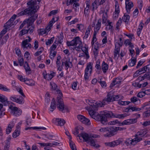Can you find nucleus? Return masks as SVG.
Listing matches in <instances>:
<instances>
[{"label": "nucleus", "instance_id": "obj_1", "mask_svg": "<svg viewBox=\"0 0 150 150\" xmlns=\"http://www.w3.org/2000/svg\"><path fill=\"white\" fill-rule=\"evenodd\" d=\"M86 102L90 105L86 107L88 110L89 114L91 117L96 120L100 121L103 125L107 124L108 120L107 118L114 117L119 119H122L129 115L128 113H124L121 114L115 113L111 111H103L100 112L99 114L96 112L98 108L100 106V104L95 103L91 100H87Z\"/></svg>", "mask_w": 150, "mask_h": 150}, {"label": "nucleus", "instance_id": "obj_2", "mask_svg": "<svg viewBox=\"0 0 150 150\" xmlns=\"http://www.w3.org/2000/svg\"><path fill=\"white\" fill-rule=\"evenodd\" d=\"M28 7L17 14L18 16L24 15H31L36 13L39 8L36 0H30L27 3Z\"/></svg>", "mask_w": 150, "mask_h": 150}, {"label": "nucleus", "instance_id": "obj_3", "mask_svg": "<svg viewBox=\"0 0 150 150\" xmlns=\"http://www.w3.org/2000/svg\"><path fill=\"white\" fill-rule=\"evenodd\" d=\"M38 16L37 14H35L29 18L25 19L21 25L19 29H21L24 26L26 25V27L28 33L30 35L33 34L35 28L34 26L33 25L37 18Z\"/></svg>", "mask_w": 150, "mask_h": 150}, {"label": "nucleus", "instance_id": "obj_4", "mask_svg": "<svg viewBox=\"0 0 150 150\" xmlns=\"http://www.w3.org/2000/svg\"><path fill=\"white\" fill-rule=\"evenodd\" d=\"M134 121V120L127 119L121 122L118 120H115L109 122L108 124L110 125H117V126H122L124 125H130L131 123L134 122H133Z\"/></svg>", "mask_w": 150, "mask_h": 150}, {"label": "nucleus", "instance_id": "obj_5", "mask_svg": "<svg viewBox=\"0 0 150 150\" xmlns=\"http://www.w3.org/2000/svg\"><path fill=\"white\" fill-rule=\"evenodd\" d=\"M62 97L57 96V98L56 103L57 108L58 110L62 112H65V110H67L68 108L66 106H64V102L63 99L62 98Z\"/></svg>", "mask_w": 150, "mask_h": 150}, {"label": "nucleus", "instance_id": "obj_6", "mask_svg": "<svg viewBox=\"0 0 150 150\" xmlns=\"http://www.w3.org/2000/svg\"><path fill=\"white\" fill-rule=\"evenodd\" d=\"M92 68L93 66L91 63H88L85 70L84 78L85 81L88 80L89 76L92 73Z\"/></svg>", "mask_w": 150, "mask_h": 150}, {"label": "nucleus", "instance_id": "obj_7", "mask_svg": "<svg viewBox=\"0 0 150 150\" xmlns=\"http://www.w3.org/2000/svg\"><path fill=\"white\" fill-rule=\"evenodd\" d=\"M117 129L115 127H110L108 128V132L107 133L104 134V136L105 137H112L116 134Z\"/></svg>", "mask_w": 150, "mask_h": 150}, {"label": "nucleus", "instance_id": "obj_8", "mask_svg": "<svg viewBox=\"0 0 150 150\" xmlns=\"http://www.w3.org/2000/svg\"><path fill=\"white\" fill-rule=\"evenodd\" d=\"M9 108L11 110V113L15 116H18L21 114V111L18 110V108L16 107L11 105L9 106Z\"/></svg>", "mask_w": 150, "mask_h": 150}, {"label": "nucleus", "instance_id": "obj_9", "mask_svg": "<svg viewBox=\"0 0 150 150\" xmlns=\"http://www.w3.org/2000/svg\"><path fill=\"white\" fill-rule=\"evenodd\" d=\"M56 73L51 71L50 74H47L46 71H44L42 73L43 78L48 81L50 80L55 75Z\"/></svg>", "mask_w": 150, "mask_h": 150}, {"label": "nucleus", "instance_id": "obj_10", "mask_svg": "<svg viewBox=\"0 0 150 150\" xmlns=\"http://www.w3.org/2000/svg\"><path fill=\"white\" fill-rule=\"evenodd\" d=\"M81 43L80 38L79 36L75 38L72 40L70 42H67V45L68 46H76L77 44H80Z\"/></svg>", "mask_w": 150, "mask_h": 150}, {"label": "nucleus", "instance_id": "obj_11", "mask_svg": "<svg viewBox=\"0 0 150 150\" xmlns=\"http://www.w3.org/2000/svg\"><path fill=\"white\" fill-rule=\"evenodd\" d=\"M27 38H28V39H25L23 40L22 42L21 45L23 49L24 48H30L31 47V44L29 43V42L31 41V39L29 36H28Z\"/></svg>", "mask_w": 150, "mask_h": 150}, {"label": "nucleus", "instance_id": "obj_12", "mask_svg": "<svg viewBox=\"0 0 150 150\" xmlns=\"http://www.w3.org/2000/svg\"><path fill=\"white\" fill-rule=\"evenodd\" d=\"M10 99L14 102H16L19 104H22L24 103L23 99L21 96H19L18 98H17L15 95L11 96L10 97Z\"/></svg>", "mask_w": 150, "mask_h": 150}, {"label": "nucleus", "instance_id": "obj_13", "mask_svg": "<svg viewBox=\"0 0 150 150\" xmlns=\"http://www.w3.org/2000/svg\"><path fill=\"white\" fill-rule=\"evenodd\" d=\"M112 96L108 93L107 96V97L105 98L103 100L102 102V106L103 107L105 105L109 104L110 103L113 102Z\"/></svg>", "mask_w": 150, "mask_h": 150}, {"label": "nucleus", "instance_id": "obj_14", "mask_svg": "<svg viewBox=\"0 0 150 150\" xmlns=\"http://www.w3.org/2000/svg\"><path fill=\"white\" fill-rule=\"evenodd\" d=\"M79 1V0H67V5L68 6L74 3L73 8L74 9L75 11L76 12L77 11V8L79 6V4L76 1Z\"/></svg>", "mask_w": 150, "mask_h": 150}, {"label": "nucleus", "instance_id": "obj_15", "mask_svg": "<svg viewBox=\"0 0 150 150\" xmlns=\"http://www.w3.org/2000/svg\"><path fill=\"white\" fill-rule=\"evenodd\" d=\"M147 133L146 131V130H142L138 132L136 134L135 136V138H136L135 139L136 140L140 139L139 142L142 140V137L144 136Z\"/></svg>", "mask_w": 150, "mask_h": 150}, {"label": "nucleus", "instance_id": "obj_16", "mask_svg": "<svg viewBox=\"0 0 150 150\" xmlns=\"http://www.w3.org/2000/svg\"><path fill=\"white\" fill-rule=\"evenodd\" d=\"M136 138H134L133 139H132L131 138H129L128 139L126 140L125 142V144L127 146L130 145H134L137 144V143L139 142L140 139H138L136 140L135 139Z\"/></svg>", "mask_w": 150, "mask_h": 150}, {"label": "nucleus", "instance_id": "obj_17", "mask_svg": "<svg viewBox=\"0 0 150 150\" xmlns=\"http://www.w3.org/2000/svg\"><path fill=\"white\" fill-rule=\"evenodd\" d=\"M66 134L69 137V144L70 147L72 150H76V147L75 144L71 141V137L70 135L68 132L66 131L65 132Z\"/></svg>", "mask_w": 150, "mask_h": 150}, {"label": "nucleus", "instance_id": "obj_18", "mask_svg": "<svg viewBox=\"0 0 150 150\" xmlns=\"http://www.w3.org/2000/svg\"><path fill=\"white\" fill-rule=\"evenodd\" d=\"M120 47H121L119 46H117L115 45L114 51V59L116 58L117 54H118V56L117 57V59L119 57Z\"/></svg>", "mask_w": 150, "mask_h": 150}, {"label": "nucleus", "instance_id": "obj_19", "mask_svg": "<svg viewBox=\"0 0 150 150\" xmlns=\"http://www.w3.org/2000/svg\"><path fill=\"white\" fill-rule=\"evenodd\" d=\"M78 137H81L85 140V142H87L89 141L90 138L91 137L89 136L88 134L85 133H80Z\"/></svg>", "mask_w": 150, "mask_h": 150}, {"label": "nucleus", "instance_id": "obj_20", "mask_svg": "<svg viewBox=\"0 0 150 150\" xmlns=\"http://www.w3.org/2000/svg\"><path fill=\"white\" fill-rule=\"evenodd\" d=\"M150 70V64L145 66L143 67L140 68L139 69V71H137L138 72H141L144 73L146 72L149 71Z\"/></svg>", "mask_w": 150, "mask_h": 150}, {"label": "nucleus", "instance_id": "obj_21", "mask_svg": "<svg viewBox=\"0 0 150 150\" xmlns=\"http://www.w3.org/2000/svg\"><path fill=\"white\" fill-rule=\"evenodd\" d=\"M101 19H99L98 20L97 23L94 27V33H98L101 27Z\"/></svg>", "mask_w": 150, "mask_h": 150}, {"label": "nucleus", "instance_id": "obj_22", "mask_svg": "<svg viewBox=\"0 0 150 150\" xmlns=\"http://www.w3.org/2000/svg\"><path fill=\"white\" fill-rule=\"evenodd\" d=\"M0 102H1L4 105H7L9 104L7 98L3 95L0 96Z\"/></svg>", "mask_w": 150, "mask_h": 150}, {"label": "nucleus", "instance_id": "obj_23", "mask_svg": "<svg viewBox=\"0 0 150 150\" xmlns=\"http://www.w3.org/2000/svg\"><path fill=\"white\" fill-rule=\"evenodd\" d=\"M15 123L13 121L9 123L6 129V132L7 134H8L11 132L12 128L13 127Z\"/></svg>", "mask_w": 150, "mask_h": 150}, {"label": "nucleus", "instance_id": "obj_24", "mask_svg": "<svg viewBox=\"0 0 150 150\" xmlns=\"http://www.w3.org/2000/svg\"><path fill=\"white\" fill-rule=\"evenodd\" d=\"M101 5L99 2V0H94V2L92 3L91 6L92 7V11L96 9L98 6Z\"/></svg>", "mask_w": 150, "mask_h": 150}, {"label": "nucleus", "instance_id": "obj_25", "mask_svg": "<svg viewBox=\"0 0 150 150\" xmlns=\"http://www.w3.org/2000/svg\"><path fill=\"white\" fill-rule=\"evenodd\" d=\"M127 112L132 111H138L142 110V108H137L136 107H132L129 105L126 109Z\"/></svg>", "mask_w": 150, "mask_h": 150}, {"label": "nucleus", "instance_id": "obj_26", "mask_svg": "<svg viewBox=\"0 0 150 150\" xmlns=\"http://www.w3.org/2000/svg\"><path fill=\"white\" fill-rule=\"evenodd\" d=\"M101 67L103 73H105L108 69V65L104 61H103L101 65Z\"/></svg>", "mask_w": 150, "mask_h": 150}, {"label": "nucleus", "instance_id": "obj_27", "mask_svg": "<svg viewBox=\"0 0 150 150\" xmlns=\"http://www.w3.org/2000/svg\"><path fill=\"white\" fill-rule=\"evenodd\" d=\"M64 65L66 68V70H67L69 68H71L72 67V63L70 61L69 59H67L65 58V60Z\"/></svg>", "mask_w": 150, "mask_h": 150}, {"label": "nucleus", "instance_id": "obj_28", "mask_svg": "<svg viewBox=\"0 0 150 150\" xmlns=\"http://www.w3.org/2000/svg\"><path fill=\"white\" fill-rule=\"evenodd\" d=\"M56 123L58 125L61 126L64 125L65 121L63 119L56 118Z\"/></svg>", "mask_w": 150, "mask_h": 150}, {"label": "nucleus", "instance_id": "obj_29", "mask_svg": "<svg viewBox=\"0 0 150 150\" xmlns=\"http://www.w3.org/2000/svg\"><path fill=\"white\" fill-rule=\"evenodd\" d=\"M92 30V28L90 25L88 26L86 30L85 33V35L84 36L83 39H87L90 35L91 31Z\"/></svg>", "mask_w": 150, "mask_h": 150}, {"label": "nucleus", "instance_id": "obj_30", "mask_svg": "<svg viewBox=\"0 0 150 150\" xmlns=\"http://www.w3.org/2000/svg\"><path fill=\"white\" fill-rule=\"evenodd\" d=\"M87 142L88 143H90L91 145L97 148L100 147V146L98 144H95L94 140L91 137L90 138L89 141Z\"/></svg>", "mask_w": 150, "mask_h": 150}, {"label": "nucleus", "instance_id": "obj_31", "mask_svg": "<svg viewBox=\"0 0 150 150\" xmlns=\"http://www.w3.org/2000/svg\"><path fill=\"white\" fill-rule=\"evenodd\" d=\"M112 96V97L113 102L115 101H119V99L121 100L123 98V97L121 95H114Z\"/></svg>", "mask_w": 150, "mask_h": 150}, {"label": "nucleus", "instance_id": "obj_32", "mask_svg": "<svg viewBox=\"0 0 150 150\" xmlns=\"http://www.w3.org/2000/svg\"><path fill=\"white\" fill-rule=\"evenodd\" d=\"M56 108V102L55 100H52L50 106V110L53 112Z\"/></svg>", "mask_w": 150, "mask_h": 150}, {"label": "nucleus", "instance_id": "obj_33", "mask_svg": "<svg viewBox=\"0 0 150 150\" xmlns=\"http://www.w3.org/2000/svg\"><path fill=\"white\" fill-rule=\"evenodd\" d=\"M81 50L85 54L87 59H88L89 57V56L88 55V48L85 47H83L81 48Z\"/></svg>", "mask_w": 150, "mask_h": 150}, {"label": "nucleus", "instance_id": "obj_34", "mask_svg": "<svg viewBox=\"0 0 150 150\" xmlns=\"http://www.w3.org/2000/svg\"><path fill=\"white\" fill-rule=\"evenodd\" d=\"M136 62V59H131L128 62V66L130 67L134 66Z\"/></svg>", "mask_w": 150, "mask_h": 150}, {"label": "nucleus", "instance_id": "obj_35", "mask_svg": "<svg viewBox=\"0 0 150 150\" xmlns=\"http://www.w3.org/2000/svg\"><path fill=\"white\" fill-rule=\"evenodd\" d=\"M33 81L32 79H28L27 78H26V79L24 82L26 84H27L31 86H34L35 84L34 83H32Z\"/></svg>", "mask_w": 150, "mask_h": 150}, {"label": "nucleus", "instance_id": "obj_36", "mask_svg": "<svg viewBox=\"0 0 150 150\" xmlns=\"http://www.w3.org/2000/svg\"><path fill=\"white\" fill-rule=\"evenodd\" d=\"M28 34L26 30V27H25L24 29H22L20 31L19 34V37H21L25 34Z\"/></svg>", "mask_w": 150, "mask_h": 150}, {"label": "nucleus", "instance_id": "obj_37", "mask_svg": "<svg viewBox=\"0 0 150 150\" xmlns=\"http://www.w3.org/2000/svg\"><path fill=\"white\" fill-rule=\"evenodd\" d=\"M23 67L25 69L26 72L29 71H31V69L30 67L28 64L27 62H25L24 64L23 65Z\"/></svg>", "mask_w": 150, "mask_h": 150}, {"label": "nucleus", "instance_id": "obj_38", "mask_svg": "<svg viewBox=\"0 0 150 150\" xmlns=\"http://www.w3.org/2000/svg\"><path fill=\"white\" fill-rule=\"evenodd\" d=\"M12 20H10V19L5 24V26H6V28H9L10 27H11L12 26H13V22L12 21Z\"/></svg>", "mask_w": 150, "mask_h": 150}, {"label": "nucleus", "instance_id": "obj_39", "mask_svg": "<svg viewBox=\"0 0 150 150\" xmlns=\"http://www.w3.org/2000/svg\"><path fill=\"white\" fill-rule=\"evenodd\" d=\"M142 110L145 108L146 110H148L150 109V103L149 102L148 103H145L141 108Z\"/></svg>", "mask_w": 150, "mask_h": 150}, {"label": "nucleus", "instance_id": "obj_40", "mask_svg": "<svg viewBox=\"0 0 150 150\" xmlns=\"http://www.w3.org/2000/svg\"><path fill=\"white\" fill-rule=\"evenodd\" d=\"M103 13L102 16V23L103 24L106 23L108 18L107 13Z\"/></svg>", "mask_w": 150, "mask_h": 150}, {"label": "nucleus", "instance_id": "obj_41", "mask_svg": "<svg viewBox=\"0 0 150 150\" xmlns=\"http://www.w3.org/2000/svg\"><path fill=\"white\" fill-rule=\"evenodd\" d=\"M20 132L19 130L16 129L15 131L13 132L12 136L14 138H16L20 135Z\"/></svg>", "mask_w": 150, "mask_h": 150}, {"label": "nucleus", "instance_id": "obj_42", "mask_svg": "<svg viewBox=\"0 0 150 150\" xmlns=\"http://www.w3.org/2000/svg\"><path fill=\"white\" fill-rule=\"evenodd\" d=\"M122 22V20L121 18H119L118 21L116 24V30H119L120 29V26L121 23Z\"/></svg>", "mask_w": 150, "mask_h": 150}, {"label": "nucleus", "instance_id": "obj_43", "mask_svg": "<svg viewBox=\"0 0 150 150\" xmlns=\"http://www.w3.org/2000/svg\"><path fill=\"white\" fill-rule=\"evenodd\" d=\"M130 19V16L129 15H125V14L122 17V20L123 21L128 22Z\"/></svg>", "mask_w": 150, "mask_h": 150}, {"label": "nucleus", "instance_id": "obj_44", "mask_svg": "<svg viewBox=\"0 0 150 150\" xmlns=\"http://www.w3.org/2000/svg\"><path fill=\"white\" fill-rule=\"evenodd\" d=\"M95 67L98 70H101V67L100 65V63L99 60H98L97 61L96 64L95 66Z\"/></svg>", "mask_w": 150, "mask_h": 150}, {"label": "nucleus", "instance_id": "obj_45", "mask_svg": "<svg viewBox=\"0 0 150 150\" xmlns=\"http://www.w3.org/2000/svg\"><path fill=\"white\" fill-rule=\"evenodd\" d=\"M89 8H87L86 7L84 9V15L86 18H87L88 16Z\"/></svg>", "mask_w": 150, "mask_h": 150}, {"label": "nucleus", "instance_id": "obj_46", "mask_svg": "<svg viewBox=\"0 0 150 150\" xmlns=\"http://www.w3.org/2000/svg\"><path fill=\"white\" fill-rule=\"evenodd\" d=\"M97 33H94L93 38L91 42V44L93 46L94 43L97 40V39L96 38V35Z\"/></svg>", "mask_w": 150, "mask_h": 150}, {"label": "nucleus", "instance_id": "obj_47", "mask_svg": "<svg viewBox=\"0 0 150 150\" xmlns=\"http://www.w3.org/2000/svg\"><path fill=\"white\" fill-rule=\"evenodd\" d=\"M76 27L78 29L82 31L84 29V25L82 24H77L76 25Z\"/></svg>", "mask_w": 150, "mask_h": 150}, {"label": "nucleus", "instance_id": "obj_48", "mask_svg": "<svg viewBox=\"0 0 150 150\" xmlns=\"http://www.w3.org/2000/svg\"><path fill=\"white\" fill-rule=\"evenodd\" d=\"M54 38L53 37L51 38L50 39L48 40L46 42V45H50L53 42Z\"/></svg>", "mask_w": 150, "mask_h": 150}, {"label": "nucleus", "instance_id": "obj_49", "mask_svg": "<svg viewBox=\"0 0 150 150\" xmlns=\"http://www.w3.org/2000/svg\"><path fill=\"white\" fill-rule=\"evenodd\" d=\"M119 41H118V42H116L115 45L117 46H119L120 47L122 46L123 42L121 38H119Z\"/></svg>", "mask_w": 150, "mask_h": 150}, {"label": "nucleus", "instance_id": "obj_50", "mask_svg": "<svg viewBox=\"0 0 150 150\" xmlns=\"http://www.w3.org/2000/svg\"><path fill=\"white\" fill-rule=\"evenodd\" d=\"M77 117L78 120L81 122L83 121L84 119H85V117L83 115H77Z\"/></svg>", "mask_w": 150, "mask_h": 150}, {"label": "nucleus", "instance_id": "obj_51", "mask_svg": "<svg viewBox=\"0 0 150 150\" xmlns=\"http://www.w3.org/2000/svg\"><path fill=\"white\" fill-rule=\"evenodd\" d=\"M0 89L6 91H8L10 90V89L7 88L6 86H4L1 84H0Z\"/></svg>", "mask_w": 150, "mask_h": 150}, {"label": "nucleus", "instance_id": "obj_52", "mask_svg": "<svg viewBox=\"0 0 150 150\" xmlns=\"http://www.w3.org/2000/svg\"><path fill=\"white\" fill-rule=\"evenodd\" d=\"M77 83V82H74L72 83V88L74 90H76Z\"/></svg>", "mask_w": 150, "mask_h": 150}, {"label": "nucleus", "instance_id": "obj_53", "mask_svg": "<svg viewBox=\"0 0 150 150\" xmlns=\"http://www.w3.org/2000/svg\"><path fill=\"white\" fill-rule=\"evenodd\" d=\"M54 137V136L50 134H47L45 135V138L50 140L52 139V138Z\"/></svg>", "mask_w": 150, "mask_h": 150}, {"label": "nucleus", "instance_id": "obj_54", "mask_svg": "<svg viewBox=\"0 0 150 150\" xmlns=\"http://www.w3.org/2000/svg\"><path fill=\"white\" fill-rule=\"evenodd\" d=\"M83 123L86 125H89L90 124V120L88 119L85 117V119L83 120V121L82 122Z\"/></svg>", "mask_w": 150, "mask_h": 150}, {"label": "nucleus", "instance_id": "obj_55", "mask_svg": "<svg viewBox=\"0 0 150 150\" xmlns=\"http://www.w3.org/2000/svg\"><path fill=\"white\" fill-rule=\"evenodd\" d=\"M135 115L137 116V117H136V118H134V119H130V120H134V121L133 122H134L131 123L130 124H132L135 123L137 122V119H138L140 117V114H136Z\"/></svg>", "mask_w": 150, "mask_h": 150}, {"label": "nucleus", "instance_id": "obj_56", "mask_svg": "<svg viewBox=\"0 0 150 150\" xmlns=\"http://www.w3.org/2000/svg\"><path fill=\"white\" fill-rule=\"evenodd\" d=\"M38 144H40V146H51V143H38Z\"/></svg>", "mask_w": 150, "mask_h": 150}, {"label": "nucleus", "instance_id": "obj_57", "mask_svg": "<svg viewBox=\"0 0 150 150\" xmlns=\"http://www.w3.org/2000/svg\"><path fill=\"white\" fill-rule=\"evenodd\" d=\"M18 62L19 63V64L21 66H22L23 64L24 63V59L23 58H18Z\"/></svg>", "mask_w": 150, "mask_h": 150}, {"label": "nucleus", "instance_id": "obj_58", "mask_svg": "<svg viewBox=\"0 0 150 150\" xmlns=\"http://www.w3.org/2000/svg\"><path fill=\"white\" fill-rule=\"evenodd\" d=\"M114 141L109 142H107L106 143V145L110 147H114L115 146Z\"/></svg>", "mask_w": 150, "mask_h": 150}, {"label": "nucleus", "instance_id": "obj_59", "mask_svg": "<svg viewBox=\"0 0 150 150\" xmlns=\"http://www.w3.org/2000/svg\"><path fill=\"white\" fill-rule=\"evenodd\" d=\"M17 90L18 92L24 97H25V96L24 94L22 89L20 88H18Z\"/></svg>", "mask_w": 150, "mask_h": 150}, {"label": "nucleus", "instance_id": "obj_60", "mask_svg": "<svg viewBox=\"0 0 150 150\" xmlns=\"http://www.w3.org/2000/svg\"><path fill=\"white\" fill-rule=\"evenodd\" d=\"M145 95L144 91L140 92L137 94V96L139 98H142Z\"/></svg>", "mask_w": 150, "mask_h": 150}, {"label": "nucleus", "instance_id": "obj_61", "mask_svg": "<svg viewBox=\"0 0 150 150\" xmlns=\"http://www.w3.org/2000/svg\"><path fill=\"white\" fill-rule=\"evenodd\" d=\"M114 142L115 146H117L122 142V141L120 139L114 141Z\"/></svg>", "mask_w": 150, "mask_h": 150}, {"label": "nucleus", "instance_id": "obj_62", "mask_svg": "<svg viewBox=\"0 0 150 150\" xmlns=\"http://www.w3.org/2000/svg\"><path fill=\"white\" fill-rule=\"evenodd\" d=\"M50 85L52 87V89H53L54 90H56L57 86L56 84L53 83H50Z\"/></svg>", "mask_w": 150, "mask_h": 150}, {"label": "nucleus", "instance_id": "obj_63", "mask_svg": "<svg viewBox=\"0 0 150 150\" xmlns=\"http://www.w3.org/2000/svg\"><path fill=\"white\" fill-rule=\"evenodd\" d=\"M98 82L100 84L101 86L103 88L105 87L106 86V82L104 81H98Z\"/></svg>", "mask_w": 150, "mask_h": 150}, {"label": "nucleus", "instance_id": "obj_64", "mask_svg": "<svg viewBox=\"0 0 150 150\" xmlns=\"http://www.w3.org/2000/svg\"><path fill=\"white\" fill-rule=\"evenodd\" d=\"M26 126L30 125V124H31V119L29 118H27L26 120Z\"/></svg>", "mask_w": 150, "mask_h": 150}]
</instances>
